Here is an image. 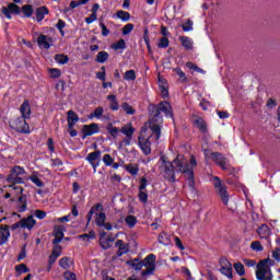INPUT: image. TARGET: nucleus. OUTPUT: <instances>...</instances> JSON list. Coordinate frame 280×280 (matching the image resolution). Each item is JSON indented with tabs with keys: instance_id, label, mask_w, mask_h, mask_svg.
Segmentation results:
<instances>
[{
	"instance_id": "nucleus-31",
	"label": "nucleus",
	"mask_w": 280,
	"mask_h": 280,
	"mask_svg": "<svg viewBox=\"0 0 280 280\" xmlns=\"http://www.w3.org/2000/svg\"><path fill=\"white\" fill-rule=\"evenodd\" d=\"M195 126L200 130V132H207V122L200 117L194 119Z\"/></svg>"
},
{
	"instance_id": "nucleus-12",
	"label": "nucleus",
	"mask_w": 280,
	"mask_h": 280,
	"mask_svg": "<svg viewBox=\"0 0 280 280\" xmlns=\"http://www.w3.org/2000/svg\"><path fill=\"white\" fill-rule=\"evenodd\" d=\"M210 159L221 167V170H229V160L220 153H211Z\"/></svg>"
},
{
	"instance_id": "nucleus-15",
	"label": "nucleus",
	"mask_w": 280,
	"mask_h": 280,
	"mask_svg": "<svg viewBox=\"0 0 280 280\" xmlns=\"http://www.w3.org/2000/svg\"><path fill=\"white\" fill-rule=\"evenodd\" d=\"M82 132L84 137H93V135H97V132H100V125L95 122L84 125L82 128Z\"/></svg>"
},
{
	"instance_id": "nucleus-19",
	"label": "nucleus",
	"mask_w": 280,
	"mask_h": 280,
	"mask_svg": "<svg viewBox=\"0 0 280 280\" xmlns=\"http://www.w3.org/2000/svg\"><path fill=\"white\" fill-rule=\"evenodd\" d=\"M63 237H65V228L62 225L56 226L55 238L52 240V244H60Z\"/></svg>"
},
{
	"instance_id": "nucleus-59",
	"label": "nucleus",
	"mask_w": 280,
	"mask_h": 280,
	"mask_svg": "<svg viewBox=\"0 0 280 280\" xmlns=\"http://www.w3.org/2000/svg\"><path fill=\"white\" fill-rule=\"evenodd\" d=\"M97 21V14L92 13L89 18H85V23L91 25V23H95Z\"/></svg>"
},
{
	"instance_id": "nucleus-43",
	"label": "nucleus",
	"mask_w": 280,
	"mask_h": 280,
	"mask_svg": "<svg viewBox=\"0 0 280 280\" xmlns=\"http://www.w3.org/2000/svg\"><path fill=\"white\" fill-rule=\"evenodd\" d=\"M48 73H49L50 78H52V79H58V78H60V75H62V71H60V69H58V68L48 69Z\"/></svg>"
},
{
	"instance_id": "nucleus-23",
	"label": "nucleus",
	"mask_w": 280,
	"mask_h": 280,
	"mask_svg": "<svg viewBox=\"0 0 280 280\" xmlns=\"http://www.w3.org/2000/svg\"><path fill=\"white\" fill-rule=\"evenodd\" d=\"M27 210V197H25L24 195L20 196L18 198V211L20 213H23L24 211Z\"/></svg>"
},
{
	"instance_id": "nucleus-38",
	"label": "nucleus",
	"mask_w": 280,
	"mask_h": 280,
	"mask_svg": "<svg viewBox=\"0 0 280 280\" xmlns=\"http://www.w3.org/2000/svg\"><path fill=\"white\" fill-rule=\"evenodd\" d=\"M125 222L129 229H132L137 224V217L129 214L126 217Z\"/></svg>"
},
{
	"instance_id": "nucleus-24",
	"label": "nucleus",
	"mask_w": 280,
	"mask_h": 280,
	"mask_svg": "<svg viewBox=\"0 0 280 280\" xmlns=\"http://www.w3.org/2000/svg\"><path fill=\"white\" fill-rule=\"evenodd\" d=\"M46 14H49V10L47 9V7L37 8L35 11V16L37 19V22L40 23V21L45 19Z\"/></svg>"
},
{
	"instance_id": "nucleus-21",
	"label": "nucleus",
	"mask_w": 280,
	"mask_h": 280,
	"mask_svg": "<svg viewBox=\"0 0 280 280\" xmlns=\"http://www.w3.org/2000/svg\"><path fill=\"white\" fill-rule=\"evenodd\" d=\"M115 240L112 237H106L104 234L101 235L100 237V245L104 250H108L113 246V243Z\"/></svg>"
},
{
	"instance_id": "nucleus-54",
	"label": "nucleus",
	"mask_w": 280,
	"mask_h": 280,
	"mask_svg": "<svg viewBox=\"0 0 280 280\" xmlns=\"http://www.w3.org/2000/svg\"><path fill=\"white\" fill-rule=\"evenodd\" d=\"M15 270H16V272H19V275H23L25 272H30V269L24 264L18 265L15 267Z\"/></svg>"
},
{
	"instance_id": "nucleus-52",
	"label": "nucleus",
	"mask_w": 280,
	"mask_h": 280,
	"mask_svg": "<svg viewBox=\"0 0 280 280\" xmlns=\"http://www.w3.org/2000/svg\"><path fill=\"white\" fill-rule=\"evenodd\" d=\"M97 80H102V82L106 81V68L102 67L100 72H96Z\"/></svg>"
},
{
	"instance_id": "nucleus-49",
	"label": "nucleus",
	"mask_w": 280,
	"mask_h": 280,
	"mask_svg": "<svg viewBox=\"0 0 280 280\" xmlns=\"http://www.w3.org/2000/svg\"><path fill=\"white\" fill-rule=\"evenodd\" d=\"M113 49H115L116 51L119 49H126V40L124 39H119L117 43H115L113 46Z\"/></svg>"
},
{
	"instance_id": "nucleus-16",
	"label": "nucleus",
	"mask_w": 280,
	"mask_h": 280,
	"mask_svg": "<svg viewBox=\"0 0 280 280\" xmlns=\"http://www.w3.org/2000/svg\"><path fill=\"white\" fill-rule=\"evenodd\" d=\"M89 119H101V121H108L110 117L104 116V107H96L94 112L89 115Z\"/></svg>"
},
{
	"instance_id": "nucleus-42",
	"label": "nucleus",
	"mask_w": 280,
	"mask_h": 280,
	"mask_svg": "<svg viewBox=\"0 0 280 280\" xmlns=\"http://www.w3.org/2000/svg\"><path fill=\"white\" fill-rule=\"evenodd\" d=\"M28 180H32L36 187H45V183L40 178H38V175L33 174L31 177H28Z\"/></svg>"
},
{
	"instance_id": "nucleus-50",
	"label": "nucleus",
	"mask_w": 280,
	"mask_h": 280,
	"mask_svg": "<svg viewBox=\"0 0 280 280\" xmlns=\"http://www.w3.org/2000/svg\"><path fill=\"white\" fill-rule=\"evenodd\" d=\"M103 163H105V165L107 167H110V165H113V163H115V160L113 159V156H110V154H105L103 156Z\"/></svg>"
},
{
	"instance_id": "nucleus-34",
	"label": "nucleus",
	"mask_w": 280,
	"mask_h": 280,
	"mask_svg": "<svg viewBox=\"0 0 280 280\" xmlns=\"http://www.w3.org/2000/svg\"><path fill=\"white\" fill-rule=\"evenodd\" d=\"M73 261L71 260V258L68 257H63L59 260V266L60 268H63V270H69V268H71Z\"/></svg>"
},
{
	"instance_id": "nucleus-6",
	"label": "nucleus",
	"mask_w": 280,
	"mask_h": 280,
	"mask_svg": "<svg viewBox=\"0 0 280 280\" xmlns=\"http://www.w3.org/2000/svg\"><path fill=\"white\" fill-rule=\"evenodd\" d=\"M27 172L22 166H14L10 174L7 177L9 183H18V185H23V178L21 176H25Z\"/></svg>"
},
{
	"instance_id": "nucleus-27",
	"label": "nucleus",
	"mask_w": 280,
	"mask_h": 280,
	"mask_svg": "<svg viewBox=\"0 0 280 280\" xmlns=\"http://www.w3.org/2000/svg\"><path fill=\"white\" fill-rule=\"evenodd\" d=\"M107 101L109 102L110 110H119V102H117V96L115 94L108 95Z\"/></svg>"
},
{
	"instance_id": "nucleus-60",
	"label": "nucleus",
	"mask_w": 280,
	"mask_h": 280,
	"mask_svg": "<svg viewBox=\"0 0 280 280\" xmlns=\"http://www.w3.org/2000/svg\"><path fill=\"white\" fill-rule=\"evenodd\" d=\"M35 218H38V220H45V218H47V212L43 210H36Z\"/></svg>"
},
{
	"instance_id": "nucleus-35",
	"label": "nucleus",
	"mask_w": 280,
	"mask_h": 280,
	"mask_svg": "<svg viewBox=\"0 0 280 280\" xmlns=\"http://www.w3.org/2000/svg\"><path fill=\"white\" fill-rule=\"evenodd\" d=\"M234 270L238 275V277H244L246 275V269L242 262L234 264Z\"/></svg>"
},
{
	"instance_id": "nucleus-39",
	"label": "nucleus",
	"mask_w": 280,
	"mask_h": 280,
	"mask_svg": "<svg viewBox=\"0 0 280 280\" xmlns=\"http://www.w3.org/2000/svg\"><path fill=\"white\" fill-rule=\"evenodd\" d=\"M116 16L117 19H120V21H130V13L124 10L117 11Z\"/></svg>"
},
{
	"instance_id": "nucleus-18",
	"label": "nucleus",
	"mask_w": 280,
	"mask_h": 280,
	"mask_svg": "<svg viewBox=\"0 0 280 280\" xmlns=\"http://www.w3.org/2000/svg\"><path fill=\"white\" fill-rule=\"evenodd\" d=\"M8 240H10V226L1 225L0 226V246H3V244H5Z\"/></svg>"
},
{
	"instance_id": "nucleus-33",
	"label": "nucleus",
	"mask_w": 280,
	"mask_h": 280,
	"mask_svg": "<svg viewBox=\"0 0 280 280\" xmlns=\"http://www.w3.org/2000/svg\"><path fill=\"white\" fill-rule=\"evenodd\" d=\"M106 130L113 139H117L119 137V128L113 126V124L107 125Z\"/></svg>"
},
{
	"instance_id": "nucleus-62",
	"label": "nucleus",
	"mask_w": 280,
	"mask_h": 280,
	"mask_svg": "<svg viewBox=\"0 0 280 280\" xmlns=\"http://www.w3.org/2000/svg\"><path fill=\"white\" fill-rule=\"evenodd\" d=\"M139 200L140 202H148V192L145 190H140Z\"/></svg>"
},
{
	"instance_id": "nucleus-26",
	"label": "nucleus",
	"mask_w": 280,
	"mask_h": 280,
	"mask_svg": "<svg viewBox=\"0 0 280 280\" xmlns=\"http://www.w3.org/2000/svg\"><path fill=\"white\" fill-rule=\"evenodd\" d=\"M159 88L161 91L162 97H167L170 95V92L167 91V80L159 78Z\"/></svg>"
},
{
	"instance_id": "nucleus-63",
	"label": "nucleus",
	"mask_w": 280,
	"mask_h": 280,
	"mask_svg": "<svg viewBox=\"0 0 280 280\" xmlns=\"http://www.w3.org/2000/svg\"><path fill=\"white\" fill-rule=\"evenodd\" d=\"M132 267L135 270H143V260L142 261H133Z\"/></svg>"
},
{
	"instance_id": "nucleus-5",
	"label": "nucleus",
	"mask_w": 280,
	"mask_h": 280,
	"mask_svg": "<svg viewBox=\"0 0 280 280\" xmlns=\"http://www.w3.org/2000/svg\"><path fill=\"white\" fill-rule=\"evenodd\" d=\"M142 277H150L154 275V270H156V256L154 254L148 255L143 260Z\"/></svg>"
},
{
	"instance_id": "nucleus-28",
	"label": "nucleus",
	"mask_w": 280,
	"mask_h": 280,
	"mask_svg": "<svg viewBox=\"0 0 280 280\" xmlns=\"http://www.w3.org/2000/svg\"><path fill=\"white\" fill-rule=\"evenodd\" d=\"M16 185H19V183H13L7 188L9 189V191H11L13 196H21V194H23V187Z\"/></svg>"
},
{
	"instance_id": "nucleus-13",
	"label": "nucleus",
	"mask_w": 280,
	"mask_h": 280,
	"mask_svg": "<svg viewBox=\"0 0 280 280\" xmlns=\"http://www.w3.org/2000/svg\"><path fill=\"white\" fill-rule=\"evenodd\" d=\"M37 45H38L39 49H50L51 45H54V38H51L47 35L40 34L37 37Z\"/></svg>"
},
{
	"instance_id": "nucleus-11",
	"label": "nucleus",
	"mask_w": 280,
	"mask_h": 280,
	"mask_svg": "<svg viewBox=\"0 0 280 280\" xmlns=\"http://www.w3.org/2000/svg\"><path fill=\"white\" fill-rule=\"evenodd\" d=\"M102 156V151H94L89 153L86 156V161L92 165L94 172H97V167H100V158Z\"/></svg>"
},
{
	"instance_id": "nucleus-22",
	"label": "nucleus",
	"mask_w": 280,
	"mask_h": 280,
	"mask_svg": "<svg viewBox=\"0 0 280 280\" xmlns=\"http://www.w3.org/2000/svg\"><path fill=\"white\" fill-rule=\"evenodd\" d=\"M77 121H80V117H78V114L73 110L68 112V128L71 130Z\"/></svg>"
},
{
	"instance_id": "nucleus-58",
	"label": "nucleus",
	"mask_w": 280,
	"mask_h": 280,
	"mask_svg": "<svg viewBox=\"0 0 280 280\" xmlns=\"http://www.w3.org/2000/svg\"><path fill=\"white\" fill-rule=\"evenodd\" d=\"M180 272L186 277L187 280H191V271H189L187 267H182Z\"/></svg>"
},
{
	"instance_id": "nucleus-2",
	"label": "nucleus",
	"mask_w": 280,
	"mask_h": 280,
	"mask_svg": "<svg viewBox=\"0 0 280 280\" xmlns=\"http://www.w3.org/2000/svg\"><path fill=\"white\" fill-rule=\"evenodd\" d=\"M161 124H163V118L158 114L140 131L138 144L145 156L152 153V140L159 141L161 139Z\"/></svg>"
},
{
	"instance_id": "nucleus-8",
	"label": "nucleus",
	"mask_w": 280,
	"mask_h": 280,
	"mask_svg": "<svg viewBox=\"0 0 280 280\" xmlns=\"http://www.w3.org/2000/svg\"><path fill=\"white\" fill-rule=\"evenodd\" d=\"M219 272L228 279H233V265L225 257L220 258L219 260Z\"/></svg>"
},
{
	"instance_id": "nucleus-17",
	"label": "nucleus",
	"mask_w": 280,
	"mask_h": 280,
	"mask_svg": "<svg viewBox=\"0 0 280 280\" xmlns=\"http://www.w3.org/2000/svg\"><path fill=\"white\" fill-rule=\"evenodd\" d=\"M21 229H27V231H32L34 226H36V221L34 220L33 215L27 218H23L20 220Z\"/></svg>"
},
{
	"instance_id": "nucleus-29",
	"label": "nucleus",
	"mask_w": 280,
	"mask_h": 280,
	"mask_svg": "<svg viewBox=\"0 0 280 280\" xmlns=\"http://www.w3.org/2000/svg\"><path fill=\"white\" fill-rule=\"evenodd\" d=\"M116 246L118 248V257H121V255H126L128 253V245L124 243V241L118 240L116 242Z\"/></svg>"
},
{
	"instance_id": "nucleus-32",
	"label": "nucleus",
	"mask_w": 280,
	"mask_h": 280,
	"mask_svg": "<svg viewBox=\"0 0 280 280\" xmlns=\"http://www.w3.org/2000/svg\"><path fill=\"white\" fill-rule=\"evenodd\" d=\"M180 43L185 49H194V39L187 36L180 37Z\"/></svg>"
},
{
	"instance_id": "nucleus-56",
	"label": "nucleus",
	"mask_w": 280,
	"mask_h": 280,
	"mask_svg": "<svg viewBox=\"0 0 280 280\" xmlns=\"http://www.w3.org/2000/svg\"><path fill=\"white\" fill-rule=\"evenodd\" d=\"M132 30H135V24H127L122 27V34L124 36H128V34H130V32H132Z\"/></svg>"
},
{
	"instance_id": "nucleus-47",
	"label": "nucleus",
	"mask_w": 280,
	"mask_h": 280,
	"mask_svg": "<svg viewBox=\"0 0 280 280\" xmlns=\"http://www.w3.org/2000/svg\"><path fill=\"white\" fill-rule=\"evenodd\" d=\"M121 108L126 112V115H135L136 113L135 108H132V105L128 103H122Z\"/></svg>"
},
{
	"instance_id": "nucleus-46",
	"label": "nucleus",
	"mask_w": 280,
	"mask_h": 280,
	"mask_svg": "<svg viewBox=\"0 0 280 280\" xmlns=\"http://www.w3.org/2000/svg\"><path fill=\"white\" fill-rule=\"evenodd\" d=\"M79 240L91 242V240H95V232L91 231L89 234L79 235Z\"/></svg>"
},
{
	"instance_id": "nucleus-37",
	"label": "nucleus",
	"mask_w": 280,
	"mask_h": 280,
	"mask_svg": "<svg viewBox=\"0 0 280 280\" xmlns=\"http://www.w3.org/2000/svg\"><path fill=\"white\" fill-rule=\"evenodd\" d=\"M125 170H127L131 176H137V174H139V166L137 164H128L125 166Z\"/></svg>"
},
{
	"instance_id": "nucleus-1",
	"label": "nucleus",
	"mask_w": 280,
	"mask_h": 280,
	"mask_svg": "<svg viewBox=\"0 0 280 280\" xmlns=\"http://www.w3.org/2000/svg\"><path fill=\"white\" fill-rule=\"evenodd\" d=\"M158 166L160 174L166 178V180H174V167L176 172L187 174L188 185L191 189H194V185H196L194 182V170H196L198 166V160H196V156L191 155L190 159L187 160L185 155L179 154L176 156L172 164V162H170L165 155H162L158 162Z\"/></svg>"
},
{
	"instance_id": "nucleus-36",
	"label": "nucleus",
	"mask_w": 280,
	"mask_h": 280,
	"mask_svg": "<svg viewBox=\"0 0 280 280\" xmlns=\"http://www.w3.org/2000/svg\"><path fill=\"white\" fill-rule=\"evenodd\" d=\"M22 13L24 16H26V19H31V16L34 14V8H32L30 4H25L22 7Z\"/></svg>"
},
{
	"instance_id": "nucleus-53",
	"label": "nucleus",
	"mask_w": 280,
	"mask_h": 280,
	"mask_svg": "<svg viewBox=\"0 0 280 280\" xmlns=\"http://www.w3.org/2000/svg\"><path fill=\"white\" fill-rule=\"evenodd\" d=\"M184 32H191L194 30V22H191L190 20H187V22H185L182 25Z\"/></svg>"
},
{
	"instance_id": "nucleus-7",
	"label": "nucleus",
	"mask_w": 280,
	"mask_h": 280,
	"mask_svg": "<svg viewBox=\"0 0 280 280\" xmlns=\"http://www.w3.org/2000/svg\"><path fill=\"white\" fill-rule=\"evenodd\" d=\"M213 185L215 191L219 194L223 205H229V191L226 190V186L220 180V177H213Z\"/></svg>"
},
{
	"instance_id": "nucleus-9",
	"label": "nucleus",
	"mask_w": 280,
	"mask_h": 280,
	"mask_svg": "<svg viewBox=\"0 0 280 280\" xmlns=\"http://www.w3.org/2000/svg\"><path fill=\"white\" fill-rule=\"evenodd\" d=\"M11 128H14L18 132H23L24 135L30 133V125L25 121V118L22 116L12 120L10 122Z\"/></svg>"
},
{
	"instance_id": "nucleus-20",
	"label": "nucleus",
	"mask_w": 280,
	"mask_h": 280,
	"mask_svg": "<svg viewBox=\"0 0 280 280\" xmlns=\"http://www.w3.org/2000/svg\"><path fill=\"white\" fill-rule=\"evenodd\" d=\"M159 113H164L166 117H172V105L168 102H162L158 106Z\"/></svg>"
},
{
	"instance_id": "nucleus-4",
	"label": "nucleus",
	"mask_w": 280,
	"mask_h": 280,
	"mask_svg": "<svg viewBox=\"0 0 280 280\" xmlns=\"http://www.w3.org/2000/svg\"><path fill=\"white\" fill-rule=\"evenodd\" d=\"M102 209L103 207L100 203L91 208V213H94L95 215V224L96 226L106 229V231H113V225L110 223H106V213H104Z\"/></svg>"
},
{
	"instance_id": "nucleus-64",
	"label": "nucleus",
	"mask_w": 280,
	"mask_h": 280,
	"mask_svg": "<svg viewBox=\"0 0 280 280\" xmlns=\"http://www.w3.org/2000/svg\"><path fill=\"white\" fill-rule=\"evenodd\" d=\"M272 257L276 259V261H280V249L277 248L272 252Z\"/></svg>"
},
{
	"instance_id": "nucleus-57",
	"label": "nucleus",
	"mask_w": 280,
	"mask_h": 280,
	"mask_svg": "<svg viewBox=\"0 0 280 280\" xmlns=\"http://www.w3.org/2000/svg\"><path fill=\"white\" fill-rule=\"evenodd\" d=\"M174 71L176 72L182 82H185L187 80V75L180 70V68H175Z\"/></svg>"
},
{
	"instance_id": "nucleus-41",
	"label": "nucleus",
	"mask_w": 280,
	"mask_h": 280,
	"mask_svg": "<svg viewBox=\"0 0 280 280\" xmlns=\"http://www.w3.org/2000/svg\"><path fill=\"white\" fill-rule=\"evenodd\" d=\"M57 65H67L69 62V57L67 55H57L55 56Z\"/></svg>"
},
{
	"instance_id": "nucleus-51",
	"label": "nucleus",
	"mask_w": 280,
	"mask_h": 280,
	"mask_svg": "<svg viewBox=\"0 0 280 280\" xmlns=\"http://www.w3.org/2000/svg\"><path fill=\"white\" fill-rule=\"evenodd\" d=\"M158 47H160V49H166V47H170V39H167V37L161 38Z\"/></svg>"
},
{
	"instance_id": "nucleus-14",
	"label": "nucleus",
	"mask_w": 280,
	"mask_h": 280,
	"mask_svg": "<svg viewBox=\"0 0 280 280\" xmlns=\"http://www.w3.org/2000/svg\"><path fill=\"white\" fill-rule=\"evenodd\" d=\"M2 14H4L7 19H12V14H21V8L15 3H10L8 8H2Z\"/></svg>"
},
{
	"instance_id": "nucleus-30",
	"label": "nucleus",
	"mask_w": 280,
	"mask_h": 280,
	"mask_svg": "<svg viewBox=\"0 0 280 280\" xmlns=\"http://www.w3.org/2000/svg\"><path fill=\"white\" fill-rule=\"evenodd\" d=\"M270 228L268 225L264 224L258 229V235L262 238L266 240L270 237Z\"/></svg>"
},
{
	"instance_id": "nucleus-48",
	"label": "nucleus",
	"mask_w": 280,
	"mask_h": 280,
	"mask_svg": "<svg viewBox=\"0 0 280 280\" xmlns=\"http://www.w3.org/2000/svg\"><path fill=\"white\" fill-rule=\"evenodd\" d=\"M252 250H255L256 253H261L264 250V246L260 242L254 241L250 245Z\"/></svg>"
},
{
	"instance_id": "nucleus-55",
	"label": "nucleus",
	"mask_w": 280,
	"mask_h": 280,
	"mask_svg": "<svg viewBox=\"0 0 280 280\" xmlns=\"http://www.w3.org/2000/svg\"><path fill=\"white\" fill-rule=\"evenodd\" d=\"M54 248H52V255H55V257H60V255H62V247L58 244H54Z\"/></svg>"
},
{
	"instance_id": "nucleus-40",
	"label": "nucleus",
	"mask_w": 280,
	"mask_h": 280,
	"mask_svg": "<svg viewBox=\"0 0 280 280\" xmlns=\"http://www.w3.org/2000/svg\"><path fill=\"white\" fill-rule=\"evenodd\" d=\"M124 79L127 80V82L137 80V72L135 70H128L124 74Z\"/></svg>"
},
{
	"instance_id": "nucleus-45",
	"label": "nucleus",
	"mask_w": 280,
	"mask_h": 280,
	"mask_svg": "<svg viewBox=\"0 0 280 280\" xmlns=\"http://www.w3.org/2000/svg\"><path fill=\"white\" fill-rule=\"evenodd\" d=\"M158 240L159 243L163 244L164 246H167L170 244V235H167L166 233L160 234Z\"/></svg>"
},
{
	"instance_id": "nucleus-3",
	"label": "nucleus",
	"mask_w": 280,
	"mask_h": 280,
	"mask_svg": "<svg viewBox=\"0 0 280 280\" xmlns=\"http://www.w3.org/2000/svg\"><path fill=\"white\" fill-rule=\"evenodd\" d=\"M272 266H275V260L270 258H266L260 260L256 268V279L257 280H272L273 275H272Z\"/></svg>"
},
{
	"instance_id": "nucleus-61",
	"label": "nucleus",
	"mask_w": 280,
	"mask_h": 280,
	"mask_svg": "<svg viewBox=\"0 0 280 280\" xmlns=\"http://www.w3.org/2000/svg\"><path fill=\"white\" fill-rule=\"evenodd\" d=\"M63 277L66 280H78L75 273L71 272V271H66L63 273Z\"/></svg>"
},
{
	"instance_id": "nucleus-25",
	"label": "nucleus",
	"mask_w": 280,
	"mask_h": 280,
	"mask_svg": "<svg viewBox=\"0 0 280 280\" xmlns=\"http://www.w3.org/2000/svg\"><path fill=\"white\" fill-rule=\"evenodd\" d=\"M21 115L24 119H27L30 115H32V108L30 107V103L25 101L20 107Z\"/></svg>"
},
{
	"instance_id": "nucleus-44",
	"label": "nucleus",
	"mask_w": 280,
	"mask_h": 280,
	"mask_svg": "<svg viewBox=\"0 0 280 280\" xmlns=\"http://www.w3.org/2000/svg\"><path fill=\"white\" fill-rule=\"evenodd\" d=\"M108 60V52L100 51L96 56V62H101L102 65Z\"/></svg>"
},
{
	"instance_id": "nucleus-10",
	"label": "nucleus",
	"mask_w": 280,
	"mask_h": 280,
	"mask_svg": "<svg viewBox=\"0 0 280 280\" xmlns=\"http://www.w3.org/2000/svg\"><path fill=\"white\" fill-rule=\"evenodd\" d=\"M120 132L127 137L122 141V143H125V145H130V142L132 141V136L135 135V127L131 124H127L121 127Z\"/></svg>"
}]
</instances>
